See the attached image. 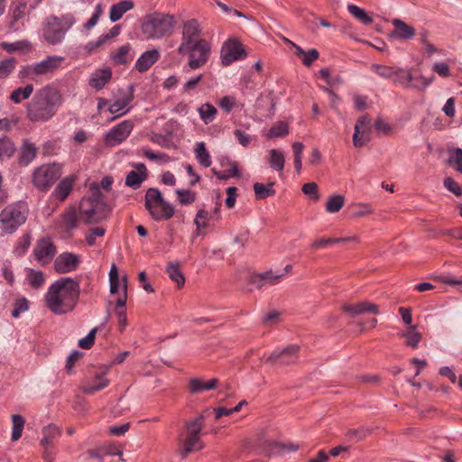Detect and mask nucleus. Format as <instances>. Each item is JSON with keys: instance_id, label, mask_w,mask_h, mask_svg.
<instances>
[{"instance_id": "1", "label": "nucleus", "mask_w": 462, "mask_h": 462, "mask_svg": "<svg viewBox=\"0 0 462 462\" xmlns=\"http://www.w3.org/2000/svg\"><path fill=\"white\" fill-rule=\"evenodd\" d=\"M79 296V282L70 277H61L48 288L44 302L52 313L64 315L76 308Z\"/></svg>"}, {"instance_id": "2", "label": "nucleus", "mask_w": 462, "mask_h": 462, "mask_svg": "<svg viewBox=\"0 0 462 462\" xmlns=\"http://www.w3.org/2000/svg\"><path fill=\"white\" fill-rule=\"evenodd\" d=\"M63 104L61 92L51 85L36 91L25 106L26 119L32 123H46L51 120Z\"/></svg>"}, {"instance_id": "3", "label": "nucleus", "mask_w": 462, "mask_h": 462, "mask_svg": "<svg viewBox=\"0 0 462 462\" xmlns=\"http://www.w3.org/2000/svg\"><path fill=\"white\" fill-rule=\"evenodd\" d=\"M205 421L206 417L203 413L184 421L183 428L177 437L178 453L182 458L205 448L201 439Z\"/></svg>"}, {"instance_id": "4", "label": "nucleus", "mask_w": 462, "mask_h": 462, "mask_svg": "<svg viewBox=\"0 0 462 462\" xmlns=\"http://www.w3.org/2000/svg\"><path fill=\"white\" fill-rule=\"evenodd\" d=\"M29 216L26 201L19 200L6 205L0 211V231L2 235H12L25 224Z\"/></svg>"}, {"instance_id": "5", "label": "nucleus", "mask_w": 462, "mask_h": 462, "mask_svg": "<svg viewBox=\"0 0 462 462\" xmlns=\"http://www.w3.org/2000/svg\"><path fill=\"white\" fill-rule=\"evenodd\" d=\"M106 202L98 188L92 189V195L81 199L79 215L85 224L98 223L105 217Z\"/></svg>"}, {"instance_id": "6", "label": "nucleus", "mask_w": 462, "mask_h": 462, "mask_svg": "<svg viewBox=\"0 0 462 462\" xmlns=\"http://www.w3.org/2000/svg\"><path fill=\"white\" fill-rule=\"evenodd\" d=\"M175 24L173 15L155 13L146 17L142 24V32L148 39H162L172 33Z\"/></svg>"}, {"instance_id": "7", "label": "nucleus", "mask_w": 462, "mask_h": 462, "mask_svg": "<svg viewBox=\"0 0 462 462\" xmlns=\"http://www.w3.org/2000/svg\"><path fill=\"white\" fill-rule=\"evenodd\" d=\"M144 207L151 217L157 222L168 221L175 213L174 207L163 199L162 192L156 188L147 189Z\"/></svg>"}, {"instance_id": "8", "label": "nucleus", "mask_w": 462, "mask_h": 462, "mask_svg": "<svg viewBox=\"0 0 462 462\" xmlns=\"http://www.w3.org/2000/svg\"><path fill=\"white\" fill-rule=\"evenodd\" d=\"M76 20L71 14L60 17L51 15L45 21L43 27L44 39L52 45L61 42L66 32L75 23Z\"/></svg>"}, {"instance_id": "9", "label": "nucleus", "mask_w": 462, "mask_h": 462, "mask_svg": "<svg viewBox=\"0 0 462 462\" xmlns=\"http://www.w3.org/2000/svg\"><path fill=\"white\" fill-rule=\"evenodd\" d=\"M180 56H188L189 60L183 70L189 72L204 67L211 56V44L207 40L198 42L185 51H178Z\"/></svg>"}, {"instance_id": "10", "label": "nucleus", "mask_w": 462, "mask_h": 462, "mask_svg": "<svg viewBox=\"0 0 462 462\" xmlns=\"http://www.w3.org/2000/svg\"><path fill=\"white\" fill-rule=\"evenodd\" d=\"M61 173L60 165L57 163L43 164L33 171L32 181L37 189L47 191L61 176Z\"/></svg>"}, {"instance_id": "11", "label": "nucleus", "mask_w": 462, "mask_h": 462, "mask_svg": "<svg viewBox=\"0 0 462 462\" xmlns=\"http://www.w3.org/2000/svg\"><path fill=\"white\" fill-rule=\"evenodd\" d=\"M202 30L199 23L196 19H190L183 23L181 32V42L178 47V51H185L191 46L205 40L201 38Z\"/></svg>"}, {"instance_id": "12", "label": "nucleus", "mask_w": 462, "mask_h": 462, "mask_svg": "<svg viewBox=\"0 0 462 462\" xmlns=\"http://www.w3.org/2000/svg\"><path fill=\"white\" fill-rule=\"evenodd\" d=\"M245 57L246 52L239 41L228 39L223 43L220 51V59L224 66H229L233 62Z\"/></svg>"}, {"instance_id": "13", "label": "nucleus", "mask_w": 462, "mask_h": 462, "mask_svg": "<svg viewBox=\"0 0 462 462\" xmlns=\"http://www.w3.org/2000/svg\"><path fill=\"white\" fill-rule=\"evenodd\" d=\"M299 346L291 345L280 351H273L265 358V363L271 365H288L297 362Z\"/></svg>"}, {"instance_id": "14", "label": "nucleus", "mask_w": 462, "mask_h": 462, "mask_svg": "<svg viewBox=\"0 0 462 462\" xmlns=\"http://www.w3.org/2000/svg\"><path fill=\"white\" fill-rule=\"evenodd\" d=\"M81 221L79 215L74 207L67 208L56 220V227L68 236L79 226Z\"/></svg>"}, {"instance_id": "15", "label": "nucleus", "mask_w": 462, "mask_h": 462, "mask_svg": "<svg viewBox=\"0 0 462 462\" xmlns=\"http://www.w3.org/2000/svg\"><path fill=\"white\" fill-rule=\"evenodd\" d=\"M371 139V118L368 115L359 117L355 125L353 144L356 148L365 146Z\"/></svg>"}, {"instance_id": "16", "label": "nucleus", "mask_w": 462, "mask_h": 462, "mask_svg": "<svg viewBox=\"0 0 462 462\" xmlns=\"http://www.w3.org/2000/svg\"><path fill=\"white\" fill-rule=\"evenodd\" d=\"M341 310L349 318H356L365 313L378 314L379 306L368 300L343 302L341 304Z\"/></svg>"}, {"instance_id": "17", "label": "nucleus", "mask_w": 462, "mask_h": 462, "mask_svg": "<svg viewBox=\"0 0 462 462\" xmlns=\"http://www.w3.org/2000/svg\"><path fill=\"white\" fill-rule=\"evenodd\" d=\"M134 99V86L130 85L126 90H120L119 96L109 106L111 114L116 115L114 118L125 115L130 111V104Z\"/></svg>"}, {"instance_id": "18", "label": "nucleus", "mask_w": 462, "mask_h": 462, "mask_svg": "<svg viewBox=\"0 0 462 462\" xmlns=\"http://www.w3.org/2000/svg\"><path fill=\"white\" fill-rule=\"evenodd\" d=\"M64 58L61 56H48L45 60L41 62L32 64L26 68L27 73H32L36 76H43L53 73L61 65Z\"/></svg>"}, {"instance_id": "19", "label": "nucleus", "mask_w": 462, "mask_h": 462, "mask_svg": "<svg viewBox=\"0 0 462 462\" xmlns=\"http://www.w3.org/2000/svg\"><path fill=\"white\" fill-rule=\"evenodd\" d=\"M284 273H278L273 270H269L263 273H252L248 277V284L254 289L261 290L265 286H272L278 284Z\"/></svg>"}, {"instance_id": "20", "label": "nucleus", "mask_w": 462, "mask_h": 462, "mask_svg": "<svg viewBox=\"0 0 462 462\" xmlns=\"http://www.w3.org/2000/svg\"><path fill=\"white\" fill-rule=\"evenodd\" d=\"M134 124L125 120L113 127L105 136V143L109 146H115L125 141L132 132Z\"/></svg>"}, {"instance_id": "21", "label": "nucleus", "mask_w": 462, "mask_h": 462, "mask_svg": "<svg viewBox=\"0 0 462 462\" xmlns=\"http://www.w3.org/2000/svg\"><path fill=\"white\" fill-rule=\"evenodd\" d=\"M55 254L56 247L50 238H42L38 240L33 249V255L42 265L50 263Z\"/></svg>"}, {"instance_id": "22", "label": "nucleus", "mask_w": 462, "mask_h": 462, "mask_svg": "<svg viewBox=\"0 0 462 462\" xmlns=\"http://www.w3.org/2000/svg\"><path fill=\"white\" fill-rule=\"evenodd\" d=\"M79 263L80 259L78 254L65 252L55 259L54 269L58 273H67L77 270Z\"/></svg>"}, {"instance_id": "23", "label": "nucleus", "mask_w": 462, "mask_h": 462, "mask_svg": "<svg viewBox=\"0 0 462 462\" xmlns=\"http://www.w3.org/2000/svg\"><path fill=\"white\" fill-rule=\"evenodd\" d=\"M280 442L268 439L264 430H260L256 434L254 448L260 454L265 456H277L280 455Z\"/></svg>"}, {"instance_id": "24", "label": "nucleus", "mask_w": 462, "mask_h": 462, "mask_svg": "<svg viewBox=\"0 0 462 462\" xmlns=\"http://www.w3.org/2000/svg\"><path fill=\"white\" fill-rule=\"evenodd\" d=\"M123 292L116 301L115 314L117 318V322L120 331H124L127 326V316L125 304L127 301V277L122 278Z\"/></svg>"}, {"instance_id": "25", "label": "nucleus", "mask_w": 462, "mask_h": 462, "mask_svg": "<svg viewBox=\"0 0 462 462\" xmlns=\"http://www.w3.org/2000/svg\"><path fill=\"white\" fill-rule=\"evenodd\" d=\"M218 384V379L212 378L207 382L203 381L202 378L193 377L189 380L188 388L190 393L199 394L205 391H209L217 388Z\"/></svg>"}, {"instance_id": "26", "label": "nucleus", "mask_w": 462, "mask_h": 462, "mask_svg": "<svg viewBox=\"0 0 462 462\" xmlns=\"http://www.w3.org/2000/svg\"><path fill=\"white\" fill-rule=\"evenodd\" d=\"M160 58L158 50L153 49L143 52L135 62V69L139 72L147 71Z\"/></svg>"}, {"instance_id": "27", "label": "nucleus", "mask_w": 462, "mask_h": 462, "mask_svg": "<svg viewBox=\"0 0 462 462\" xmlns=\"http://www.w3.org/2000/svg\"><path fill=\"white\" fill-rule=\"evenodd\" d=\"M392 23L394 27V31L391 33L392 36L401 40H410L415 35L414 28L404 21L393 19Z\"/></svg>"}, {"instance_id": "28", "label": "nucleus", "mask_w": 462, "mask_h": 462, "mask_svg": "<svg viewBox=\"0 0 462 462\" xmlns=\"http://www.w3.org/2000/svg\"><path fill=\"white\" fill-rule=\"evenodd\" d=\"M112 71L109 68L97 69L91 74L89 85L97 90L102 89L106 84L111 79Z\"/></svg>"}, {"instance_id": "29", "label": "nucleus", "mask_w": 462, "mask_h": 462, "mask_svg": "<svg viewBox=\"0 0 462 462\" xmlns=\"http://www.w3.org/2000/svg\"><path fill=\"white\" fill-rule=\"evenodd\" d=\"M76 179L73 176H68L62 179L53 191V196L60 201H64L73 189Z\"/></svg>"}, {"instance_id": "30", "label": "nucleus", "mask_w": 462, "mask_h": 462, "mask_svg": "<svg viewBox=\"0 0 462 462\" xmlns=\"http://www.w3.org/2000/svg\"><path fill=\"white\" fill-rule=\"evenodd\" d=\"M37 155V148L34 143L25 139L21 147L19 155V163L23 166L29 165Z\"/></svg>"}, {"instance_id": "31", "label": "nucleus", "mask_w": 462, "mask_h": 462, "mask_svg": "<svg viewBox=\"0 0 462 462\" xmlns=\"http://www.w3.org/2000/svg\"><path fill=\"white\" fill-rule=\"evenodd\" d=\"M134 6V2L131 0H122L117 4L111 6L109 18L111 22H117L122 16Z\"/></svg>"}, {"instance_id": "32", "label": "nucleus", "mask_w": 462, "mask_h": 462, "mask_svg": "<svg viewBox=\"0 0 462 462\" xmlns=\"http://www.w3.org/2000/svg\"><path fill=\"white\" fill-rule=\"evenodd\" d=\"M341 242H356V243H358L359 242V237L357 236L340 237V238H331V237L325 238V237H320V238L315 240L311 244L310 246H311V248L316 250V249H319V248H321V247H327L328 245L338 244V243H341Z\"/></svg>"}, {"instance_id": "33", "label": "nucleus", "mask_w": 462, "mask_h": 462, "mask_svg": "<svg viewBox=\"0 0 462 462\" xmlns=\"http://www.w3.org/2000/svg\"><path fill=\"white\" fill-rule=\"evenodd\" d=\"M42 438L41 439L42 446H51L54 439L60 436V429L55 424H49L45 426L42 430Z\"/></svg>"}, {"instance_id": "34", "label": "nucleus", "mask_w": 462, "mask_h": 462, "mask_svg": "<svg viewBox=\"0 0 462 462\" xmlns=\"http://www.w3.org/2000/svg\"><path fill=\"white\" fill-rule=\"evenodd\" d=\"M108 384V379L104 377L103 374H97L95 377V382L82 385L81 390L87 394H93L94 393L106 388Z\"/></svg>"}, {"instance_id": "35", "label": "nucleus", "mask_w": 462, "mask_h": 462, "mask_svg": "<svg viewBox=\"0 0 462 462\" xmlns=\"http://www.w3.org/2000/svg\"><path fill=\"white\" fill-rule=\"evenodd\" d=\"M166 273L170 279L176 283L178 289H181L185 284V277L180 270L179 263H170L166 267Z\"/></svg>"}, {"instance_id": "36", "label": "nucleus", "mask_w": 462, "mask_h": 462, "mask_svg": "<svg viewBox=\"0 0 462 462\" xmlns=\"http://www.w3.org/2000/svg\"><path fill=\"white\" fill-rule=\"evenodd\" d=\"M33 89L32 84H28L24 88H17L11 92L9 98L14 104H20L23 100H26L32 96Z\"/></svg>"}, {"instance_id": "37", "label": "nucleus", "mask_w": 462, "mask_h": 462, "mask_svg": "<svg viewBox=\"0 0 462 462\" xmlns=\"http://www.w3.org/2000/svg\"><path fill=\"white\" fill-rule=\"evenodd\" d=\"M269 163L273 170L277 171H282L285 164V158L283 153L277 149L270 150Z\"/></svg>"}, {"instance_id": "38", "label": "nucleus", "mask_w": 462, "mask_h": 462, "mask_svg": "<svg viewBox=\"0 0 462 462\" xmlns=\"http://www.w3.org/2000/svg\"><path fill=\"white\" fill-rule=\"evenodd\" d=\"M346 199L341 194L330 196L326 202V211L328 213H337L344 207Z\"/></svg>"}, {"instance_id": "39", "label": "nucleus", "mask_w": 462, "mask_h": 462, "mask_svg": "<svg viewBox=\"0 0 462 462\" xmlns=\"http://www.w3.org/2000/svg\"><path fill=\"white\" fill-rule=\"evenodd\" d=\"M16 151L14 143L7 136L0 138V160L11 158Z\"/></svg>"}, {"instance_id": "40", "label": "nucleus", "mask_w": 462, "mask_h": 462, "mask_svg": "<svg viewBox=\"0 0 462 462\" xmlns=\"http://www.w3.org/2000/svg\"><path fill=\"white\" fill-rule=\"evenodd\" d=\"M131 45L125 44L121 46L113 55V60L117 64H126L133 60L131 54Z\"/></svg>"}, {"instance_id": "41", "label": "nucleus", "mask_w": 462, "mask_h": 462, "mask_svg": "<svg viewBox=\"0 0 462 462\" xmlns=\"http://www.w3.org/2000/svg\"><path fill=\"white\" fill-rule=\"evenodd\" d=\"M273 182L268 183L266 186L263 183L256 182L254 184V191L255 195V199H264L268 197L273 196L275 194V189H273Z\"/></svg>"}, {"instance_id": "42", "label": "nucleus", "mask_w": 462, "mask_h": 462, "mask_svg": "<svg viewBox=\"0 0 462 462\" xmlns=\"http://www.w3.org/2000/svg\"><path fill=\"white\" fill-rule=\"evenodd\" d=\"M198 112L201 120L204 124L208 125L215 119L216 115L217 114V108L209 104L205 103L198 108Z\"/></svg>"}, {"instance_id": "43", "label": "nucleus", "mask_w": 462, "mask_h": 462, "mask_svg": "<svg viewBox=\"0 0 462 462\" xmlns=\"http://www.w3.org/2000/svg\"><path fill=\"white\" fill-rule=\"evenodd\" d=\"M195 154L197 160L202 166L207 168L211 165L210 154L207 151L206 144L204 142H199L196 143Z\"/></svg>"}, {"instance_id": "44", "label": "nucleus", "mask_w": 462, "mask_h": 462, "mask_svg": "<svg viewBox=\"0 0 462 462\" xmlns=\"http://www.w3.org/2000/svg\"><path fill=\"white\" fill-rule=\"evenodd\" d=\"M26 279L28 283L34 289L41 288L45 282L43 273L42 271H35L33 269L28 270Z\"/></svg>"}, {"instance_id": "45", "label": "nucleus", "mask_w": 462, "mask_h": 462, "mask_svg": "<svg viewBox=\"0 0 462 462\" xmlns=\"http://www.w3.org/2000/svg\"><path fill=\"white\" fill-rule=\"evenodd\" d=\"M349 13L355 16L363 24L368 25L373 23V18L362 8L355 5L347 6Z\"/></svg>"}, {"instance_id": "46", "label": "nucleus", "mask_w": 462, "mask_h": 462, "mask_svg": "<svg viewBox=\"0 0 462 462\" xmlns=\"http://www.w3.org/2000/svg\"><path fill=\"white\" fill-rule=\"evenodd\" d=\"M402 337L406 339V345L412 348H417L421 339V334L415 330V327H410L402 333Z\"/></svg>"}, {"instance_id": "47", "label": "nucleus", "mask_w": 462, "mask_h": 462, "mask_svg": "<svg viewBox=\"0 0 462 462\" xmlns=\"http://www.w3.org/2000/svg\"><path fill=\"white\" fill-rule=\"evenodd\" d=\"M448 164L454 166L455 170L462 173V149L453 148L448 150Z\"/></svg>"}, {"instance_id": "48", "label": "nucleus", "mask_w": 462, "mask_h": 462, "mask_svg": "<svg viewBox=\"0 0 462 462\" xmlns=\"http://www.w3.org/2000/svg\"><path fill=\"white\" fill-rule=\"evenodd\" d=\"M12 422H13L12 440L16 441L22 436L25 421H24V419L21 415L14 414L12 416Z\"/></svg>"}, {"instance_id": "49", "label": "nucleus", "mask_w": 462, "mask_h": 462, "mask_svg": "<svg viewBox=\"0 0 462 462\" xmlns=\"http://www.w3.org/2000/svg\"><path fill=\"white\" fill-rule=\"evenodd\" d=\"M143 155L147 159L156 162L158 163H168L171 162V158L166 154L162 152H154L147 148L142 149Z\"/></svg>"}, {"instance_id": "50", "label": "nucleus", "mask_w": 462, "mask_h": 462, "mask_svg": "<svg viewBox=\"0 0 462 462\" xmlns=\"http://www.w3.org/2000/svg\"><path fill=\"white\" fill-rule=\"evenodd\" d=\"M17 64L15 58H8L0 61V79L7 78Z\"/></svg>"}, {"instance_id": "51", "label": "nucleus", "mask_w": 462, "mask_h": 462, "mask_svg": "<svg viewBox=\"0 0 462 462\" xmlns=\"http://www.w3.org/2000/svg\"><path fill=\"white\" fill-rule=\"evenodd\" d=\"M102 454L106 456H118L122 462H125V458L123 457V448L119 446H116L114 443L105 444L100 447Z\"/></svg>"}, {"instance_id": "52", "label": "nucleus", "mask_w": 462, "mask_h": 462, "mask_svg": "<svg viewBox=\"0 0 462 462\" xmlns=\"http://www.w3.org/2000/svg\"><path fill=\"white\" fill-rule=\"evenodd\" d=\"M210 218L211 215L207 210L199 209L194 218V224L199 229H203L208 226Z\"/></svg>"}, {"instance_id": "53", "label": "nucleus", "mask_w": 462, "mask_h": 462, "mask_svg": "<svg viewBox=\"0 0 462 462\" xmlns=\"http://www.w3.org/2000/svg\"><path fill=\"white\" fill-rule=\"evenodd\" d=\"M178 200L181 205H190L196 200V193L189 189H177Z\"/></svg>"}, {"instance_id": "54", "label": "nucleus", "mask_w": 462, "mask_h": 462, "mask_svg": "<svg viewBox=\"0 0 462 462\" xmlns=\"http://www.w3.org/2000/svg\"><path fill=\"white\" fill-rule=\"evenodd\" d=\"M146 174L142 175L134 171H130L125 179V184L134 189H137L140 187L142 182L145 180Z\"/></svg>"}, {"instance_id": "55", "label": "nucleus", "mask_w": 462, "mask_h": 462, "mask_svg": "<svg viewBox=\"0 0 462 462\" xmlns=\"http://www.w3.org/2000/svg\"><path fill=\"white\" fill-rule=\"evenodd\" d=\"M372 68L376 74L384 79H393L397 71V68L395 67L382 66L378 64H374Z\"/></svg>"}, {"instance_id": "56", "label": "nucleus", "mask_w": 462, "mask_h": 462, "mask_svg": "<svg viewBox=\"0 0 462 462\" xmlns=\"http://www.w3.org/2000/svg\"><path fill=\"white\" fill-rule=\"evenodd\" d=\"M230 169L227 171L220 172L217 171L216 169H212L211 171L218 178L219 180H227L230 177H239V170L237 163L236 162H233L230 163Z\"/></svg>"}, {"instance_id": "57", "label": "nucleus", "mask_w": 462, "mask_h": 462, "mask_svg": "<svg viewBox=\"0 0 462 462\" xmlns=\"http://www.w3.org/2000/svg\"><path fill=\"white\" fill-rule=\"evenodd\" d=\"M354 210L352 213L353 217L358 218L363 217L368 215H371L374 212V208L369 204L359 203L353 206Z\"/></svg>"}, {"instance_id": "58", "label": "nucleus", "mask_w": 462, "mask_h": 462, "mask_svg": "<svg viewBox=\"0 0 462 462\" xmlns=\"http://www.w3.org/2000/svg\"><path fill=\"white\" fill-rule=\"evenodd\" d=\"M106 233L105 228L101 226H97L94 228L89 229L86 235V242L89 246H92L96 244L97 237H102Z\"/></svg>"}, {"instance_id": "59", "label": "nucleus", "mask_w": 462, "mask_h": 462, "mask_svg": "<svg viewBox=\"0 0 462 462\" xmlns=\"http://www.w3.org/2000/svg\"><path fill=\"white\" fill-rule=\"evenodd\" d=\"M289 133L288 125L284 122H280L273 125L268 133L270 138L282 137L287 135Z\"/></svg>"}, {"instance_id": "60", "label": "nucleus", "mask_w": 462, "mask_h": 462, "mask_svg": "<svg viewBox=\"0 0 462 462\" xmlns=\"http://www.w3.org/2000/svg\"><path fill=\"white\" fill-rule=\"evenodd\" d=\"M218 106L226 113H230L233 108L238 106V103L235 97L225 96L218 101Z\"/></svg>"}, {"instance_id": "61", "label": "nucleus", "mask_w": 462, "mask_h": 462, "mask_svg": "<svg viewBox=\"0 0 462 462\" xmlns=\"http://www.w3.org/2000/svg\"><path fill=\"white\" fill-rule=\"evenodd\" d=\"M32 236L30 234H24L19 240L17 246L14 249V253L17 255H23L30 247Z\"/></svg>"}, {"instance_id": "62", "label": "nucleus", "mask_w": 462, "mask_h": 462, "mask_svg": "<svg viewBox=\"0 0 462 462\" xmlns=\"http://www.w3.org/2000/svg\"><path fill=\"white\" fill-rule=\"evenodd\" d=\"M2 48L7 52H14L20 50H30V44L27 42H3Z\"/></svg>"}, {"instance_id": "63", "label": "nucleus", "mask_w": 462, "mask_h": 462, "mask_svg": "<svg viewBox=\"0 0 462 462\" xmlns=\"http://www.w3.org/2000/svg\"><path fill=\"white\" fill-rule=\"evenodd\" d=\"M97 331V328H92L84 338L79 339V346L82 349H90L94 345Z\"/></svg>"}, {"instance_id": "64", "label": "nucleus", "mask_w": 462, "mask_h": 462, "mask_svg": "<svg viewBox=\"0 0 462 462\" xmlns=\"http://www.w3.org/2000/svg\"><path fill=\"white\" fill-rule=\"evenodd\" d=\"M443 185L449 192L453 193L454 195H462V188L451 177L445 178L443 180Z\"/></svg>"}]
</instances>
